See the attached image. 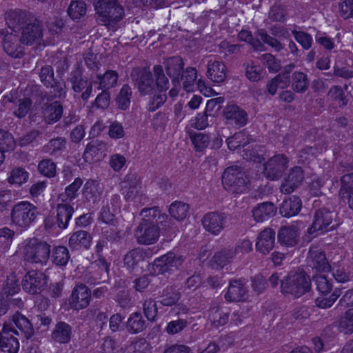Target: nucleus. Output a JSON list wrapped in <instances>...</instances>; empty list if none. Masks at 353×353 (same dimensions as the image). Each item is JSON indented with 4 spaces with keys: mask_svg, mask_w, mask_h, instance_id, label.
Masks as SVG:
<instances>
[{
    "mask_svg": "<svg viewBox=\"0 0 353 353\" xmlns=\"http://www.w3.org/2000/svg\"><path fill=\"white\" fill-rule=\"evenodd\" d=\"M5 19L10 28L20 30L21 41L23 45L32 46L41 40L43 23L32 13L21 10H10L6 12Z\"/></svg>",
    "mask_w": 353,
    "mask_h": 353,
    "instance_id": "1",
    "label": "nucleus"
},
{
    "mask_svg": "<svg viewBox=\"0 0 353 353\" xmlns=\"http://www.w3.org/2000/svg\"><path fill=\"white\" fill-rule=\"evenodd\" d=\"M94 9L99 23L114 30L124 16V9L117 0H94Z\"/></svg>",
    "mask_w": 353,
    "mask_h": 353,
    "instance_id": "2",
    "label": "nucleus"
},
{
    "mask_svg": "<svg viewBox=\"0 0 353 353\" xmlns=\"http://www.w3.org/2000/svg\"><path fill=\"white\" fill-rule=\"evenodd\" d=\"M221 179L224 189L230 194H244L249 189V178L239 166L228 167L224 170Z\"/></svg>",
    "mask_w": 353,
    "mask_h": 353,
    "instance_id": "3",
    "label": "nucleus"
},
{
    "mask_svg": "<svg viewBox=\"0 0 353 353\" xmlns=\"http://www.w3.org/2000/svg\"><path fill=\"white\" fill-rule=\"evenodd\" d=\"M38 214L35 205L29 201H20L12 208L11 224L21 231L26 230L35 221Z\"/></svg>",
    "mask_w": 353,
    "mask_h": 353,
    "instance_id": "4",
    "label": "nucleus"
},
{
    "mask_svg": "<svg viewBox=\"0 0 353 353\" xmlns=\"http://www.w3.org/2000/svg\"><path fill=\"white\" fill-rule=\"evenodd\" d=\"M311 290V279L304 271L290 273L281 281V292L299 298Z\"/></svg>",
    "mask_w": 353,
    "mask_h": 353,
    "instance_id": "5",
    "label": "nucleus"
},
{
    "mask_svg": "<svg viewBox=\"0 0 353 353\" xmlns=\"http://www.w3.org/2000/svg\"><path fill=\"white\" fill-rule=\"evenodd\" d=\"M50 245L37 238L28 240L24 248V258L28 262L46 265L50 256Z\"/></svg>",
    "mask_w": 353,
    "mask_h": 353,
    "instance_id": "6",
    "label": "nucleus"
},
{
    "mask_svg": "<svg viewBox=\"0 0 353 353\" xmlns=\"http://www.w3.org/2000/svg\"><path fill=\"white\" fill-rule=\"evenodd\" d=\"M13 29L11 28V31L6 28L0 30L3 48L9 57L21 59L25 54V48L21 41V37L14 33Z\"/></svg>",
    "mask_w": 353,
    "mask_h": 353,
    "instance_id": "7",
    "label": "nucleus"
},
{
    "mask_svg": "<svg viewBox=\"0 0 353 353\" xmlns=\"http://www.w3.org/2000/svg\"><path fill=\"white\" fill-rule=\"evenodd\" d=\"M134 237L139 244H154L159 239V228L154 221L142 219L134 231Z\"/></svg>",
    "mask_w": 353,
    "mask_h": 353,
    "instance_id": "8",
    "label": "nucleus"
},
{
    "mask_svg": "<svg viewBox=\"0 0 353 353\" xmlns=\"http://www.w3.org/2000/svg\"><path fill=\"white\" fill-rule=\"evenodd\" d=\"M336 214L325 208L316 210L312 225L307 229V233L313 234L316 232L324 233L334 230L337 224L333 223Z\"/></svg>",
    "mask_w": 353,
    "mask_h": 353,
    "instance_id": "9",
    "label": "nucleus"
},
{
    "mask_svg": "<svg viewBox=\"0 0 353 353\" xmlns=\"http://www.w3.org/2000/svg\"><path fill=\"white\" fill-rule=\"evenodd\" d=\"M288 162V158L285 154H275L264 163L265 176L272 181L279 179L287 169Z\"/></svg>",
    "mask_w": 353,
    "mask_h": 353,
    "instance_id": "10",
    "label": "nucleus"
},
{
    "mask_svg": "<svg viewBox=\"0 0 353 353\" xmlns=\"http://www.w3.org/2000/svg\"><path fill=\"white\" fill-rule=\"evenodd\" d=\"M184 259L182 256H177L175 253L170 252L154 260L152 263V270L156 274H163L178 269L183 263Z\"/></svg>",
    "mask_w": 353,
    "mask_h": 353,
    "instance_id": "11",
    "label": "nucleus"
},
{
    "mask_svg": "<svg viewBox=\"0 0 353 353\" xmlns=\"http://www.w3.org/2000/svg\"><path fill=\"white\" fill-rule=\"evenodd\" d=\"M131 78L141 94H151L154 90L155 83L152 74L148 68L133 70Z\"/></svg>",
    "mask_w": 353,
    "mask_h": 353,
    "instance_id": "12",
    "label": "nucleus"
},
{
    "mask_svg": "<svg viewBox=\"0 0 353 353\" xmlns=\"http://www.w3.org/2000/svg\"><path fill=\"white\" fill-rule=\"evenodd\" d=\"M47 284V276L43 272L29 271L24 276L21 285L23 289L30 294L41 292Z\"/></svg>",
    "mask_w": 353,
    "mask_h": 353,
    "instance_id": "13",
    "label": "nucleus"
},
{
    "mask_svg": "<svg viewBox=\"0 0 353 353\" xmlns=\"http://www.w3.org/2000/svg\"><path fill=\"white\" fill-rule=\"evenodd\" d=\"M14 335H19L18 331L11 325L4 324L0 332V353H17L19 343Z\"/></svg>",
    "mask_w": 353,
    "mask_h": 353,
    "instance_id": "14",
    "label": "nucleus"
},
{
    "mask_svg": "<svg viewBox=\"0 0 353 353\" xmlns=\"http://www.w3.org/2000/svg\"><path fill=\"white\" fill-rule=\"evenodd\" d=\"M91 295V290L85 284L77 285L69 299L70 307L76 310L87 307L90 304Z\"/></svg>",
    "mask_w": 353,
    "mask_h": 353,
    "instance_id": "15",
    "label": "nucleus"
},
{
    "mask_svg": "<svg viewBox=\"0 0 353 353\" xmlns=\"http://www.w3.org/2000/svg\"><path fill=\"white\" fill-rule=\"evenodd\" d=\"M69 81L72 83V88L75 92H81L85 88L81 94V99L83 101H86L90 97L92 90V83L83 79L82 71L79 66L71 72Z\"/></svg>",
    "mask_w": 353,
    "mask_h": 353,
    "instance_id": "16",
    "label": "nucleus"
},
{
    "mask_svg": "<svg viewBox=\"0 0 353 353\" xmlns=\"http://www.w3.org/2000/svg\"><path fill=\"white\" fill-rule=\"evenodd\" d=\"M225 219L226 216L224 213L214 211L205 214L201 221L208 232L217 235L223 230Z\"/></svg>",
    "mask_w": 353,
    "mask_h": 353,
    "instance_id": "17",
    "label": "nucleus"
},
{
    "mask_svg": "<svg viewBox=\"0 0 353 353\" xmlns=\"http://www.w3.org/2000/svg\"><path fill=\"white\" fill-rule=\"evenodd\" d=\"M300 232L296 225L281 226L277 232V241L282 246L292 248L299 242Z\"/></svg>",
    "mask_w": 353,
    "mask_h": 353,
    "instance_id": "18",
    "label": "nucleus"
},
{
    "mask_svg": "<svg viewBox=\"0 0 353 353\" xmlns=\"http://www.w3.org/2000/svg\"><path fill=\"white\" fill-rule=\"evenodd\" d=\"M303 179V170L301 167L292 168L280 187L281 192L286 194L292 193L301 185Z\"/></svg>",
    "mask_w": 353,
    "mask_h": 353,
    "instance_id": "19",
    "label": "nucleus"
},
{
    "mask_svg": "<svg viewBox=\"0 0 353 353\" xmlns=\"http://www.w3.org/2000/svg\"><path fill=\"white\" fill-rule=\"evenodd\" d=\"M121 191L126 201L138 199L143 195L138 196L139 188V179L136 174H127L122 181Z\"/></svg>",
    "mask_w": 353,
    "mask_h": 353,
    "instance_id": "20",
    "label": "nucleus"
},
{
    "mask_svg": "<svg viewBox=\"0 0 353 353\" xmlns=\"http://www.w3.org/2000/svg\"><path fill=\"white\" fill-rule=\"evenodd\" d=\"M223 115L228 123L234 122V124L240 127L247 123L248 115L246 112L236 104H228L223 109Z\"/></svg>",
    "mask_w": 353,
    "mask_h": 353,
    "instance_id": "21",
    "label": "nucleus"
},
{
    "mask_svg": "<svg viewBox=\"0 0 353 353\" xmlns=\"http://www.w3.org/2000/svg\"><path fill=\"white\" fill-rule=\"evenodd\" d=\"M275 235V231L272 228H265L258 235L256 250L263 254L269 253L274 248Z\"/></svg>",
    "mask_w": 353,
    "mask_h": 353,
    "instance_id": "22",
    "label": "nucleus"
},
{
    "mask_svg": "<svg viewBox=\"0 0 353 353\" xmlns=\"http://www.w3.org/2000/svg\"><path fill=\"white\" fill-rule=\"evenodd\" d=\"M244 133L242 132L235 133L232 137H229L227 139V144L230 150H235L242 146L243 148V152H244V154H242L243 158L251 159L255 157V152L254 151H249L248 148H245L250 143V141H253V139L247 137V140L245 141H243V140H244Z\"/></svg>",
    "mask_w": 353,
    "mask_h": 353,
    "instance_id": "23",
    "label": "nucleus"
},
{
    "mask_svg": "<svg viewBox=\"0 0 353 353\" xmlns=\"http://www.w3.org/2000/svg\"><path fill=\"white\" fill-rule=\"evenodd\" d=\"M247 297V290L241 279L231 280L225 299L230 302L243 301Z\"/></svg>",
    "mask_w": 353,
    "mask_h": 353,
    "instance_id": "24",
    "label": "nucleus"
},
{
    "mask_svg": "<svg viewBox=\"0 0 353 353\" xmlns=\"http://www.w3.org/2000/svg\"><path fill=\"white\" fill-rule=\"evenodd\" d=\"M277 208L272 202L267 201L259 203L252 210L254 219L257 222H263L272 218Z\"/></svg>",
    "mask_w": 353,
    "mask_h": 353,
    "instance_id": "25",
    "label": "nucleus"
},
{
    "mask_svg": "<svg viewBox=\"0 0 353 353\" xmlns=\"http://www.w3.org/2000/svg\"><path fill=\"white\" fill-rule=\"evenodd\" d=\"M307 265L319 272H328L331 269L325 253L321 250H310L307 256Z\"/></svg>",
    "mask_w": 353,
    "mask_h": 353,
    "instance_id": "26",
    "label": "nucleus"
},
{
    "mask_svg": "<svg viewBox=\"0 0 353 353\" xmlns=\"http://www.w3.org/2000/svg\"><path fill=\"white\" fill-rule=\"evenodd\" d=\"M63 108L59 101L46 103L43 110L44 121L48 124H53L60 120L63 116Z\"/></svg>",
    "mask_w": 353,
    "mask_h": 353,
    "instance_id": "27",
    "label": "nucleus"
},
{
    "mask_svg": "<svg viewBox=\"0 0 353 353\" xmlns=\"http://www.w3.org/2000/svg\"><path fill=\"white\" fill-rule=\"evenodd\" d=\"M163 65L166 74L170 78L179 79L184 68V62L181 57H169L164 61Z\"/></svg>",
    "mask_w": 353,
    "mask_h": 353,
    "instance_id": "28",
    "label": "nucleus"
},
{
    "mask_svg": "<svg viewBox=\"0 0 353 353\" xmlns=\"http://www.w3.org/2000/svg\"><path fill=\"white\" fill-rule=\"evenodd\" d=\"M91 241L92 236L89 232L85 230H78L72 234L68 245L73 250H79L81 248L88 249Z\"/></svg>",
    "mask_w": 353,
    "mask_h": 353,
    "instance_id": "29",
    "label": "nucleus"
},
{
    "mask_svg": "<svg viewBox=\"0 0 353 353\" xmlns=\"http://www.w3.org/2000/svg\"><path fill=\"white\" fill-rule=\"evenodd\" d=\"M301 201L298 196L285 199L279 208L280 214L284 217L296 215L301 210Z\"/></svg>",
    "mask_w": 353,
    "mask_h": 353,
    "instance_id": "30",
    "label": "nucleus"
},
{
    "mask_svg": "<svg viewBox=\"0 0 353 353\" xmlns=\"http://www.w3.org/2000/svg\"><path fill=\"white\" fill-rule=\"evenodd\" d=\"M72 336V327L63 321H59L53 330L52 339L61 344H65L70 342Z\"/></svg>",
    "mask_w": 353,
    "mask_h": 353,
    "instance_id": "31",
    "label": "nucleus"
},
{
    "mask_svg": "<svg viewBox=\"0 0 353 353\" xmlns=\"http://www.w3.org/2000/svg\"><path fill=\"white\" fill-rule=\"evenodd\" d=\"M225 65L223 62L209 61L208 63V77L212 81L222 83L226 78Z\"/></svg>",
    "mask_w": 353,
    "mask_h": 353,
    "instance_id": "32",
    "label": "nucleus"
},
{
    "mask_svg": "<svg viewBox=\"0 0 353 353\" xmlns=\"http://www.w3.org/2000/svg\"><path fill=\"white\" fill-rule=\"evenodd\" d=\"M5 99L15 104L16 109L13 111V114L19 119L25 117L32 108V102L29 98L17 99V97L14 98L12 96L10 97L6 96Z\"/></svg>",
    "mask_w": 353,
    "mask_h": 353,
    "instance_id": "33",
    "label": "nucleus"
},
{
    "mask_svg": "<svg viewBox=\"0 0 353 353\" xmlns=\"http://www.w3.org/2000/svg\"><path fill=\"white\" fill-rule=\"evenodd\" d=\"M73 212L74 208L69 204L61 203L57 205L55 223L60 229H65L68 227V222L70 220Z\"/></svg>",
    "mask_w": 353,
    "mask_h": 353,
    "instance_id": "34",
    "label": "nucleus"
},
{
    "mask_svg": "<svg viewBox=\"0 0 353 353\" xmlns=\"http://www.w3.org/2000/svg\"><path fill=\"white\" fill-rule=\"evenodd\" d=\"M101 193L102 190L97 181L90 179L85 182L83 195L86 201L94 203L100 200Z\"/></svg>",
    "mask_w": 353,
    "mask_h": 353,
    "instance_id": "35",
    "label": "nucleus"
},
{
    "mask_svg": "<svg viewBox=\"0 0 353 353\" xmlns=\"http://www.w3.org/2000/svg\"><path fill=\"white\" fill-rule=\"evenodd\" d=\"M147 322L139 312L130 314L126 322V329L130 334H139L147 327Z\"/></svg>",
    "mask_w": 353,
    "mask_h": 353,
    "instance_id": "36",
    "label": "nucleus"
},
{
    "mask_svg": "<svg viewBox=\"0 0 353 353\" xmlns=\"http://www.w3.org/2000/svg\"><path fill=\"white\" fill-rule=\"evenodd\" d=\"M12 321L25 339H30L32 338L34 334V330L30 321L26 316L17 312L13 315Z\"/></svg>",
    "mask_w": 353,
    "mask_h": 353,
    "instance_id": "37",
    "label": "nucleus"
},
{
    "mask_svg": "<svg viewBox=\"0 0 353 353\" xmlns=\"http://www.w3.org/2000/svg\"><path fill=\"white\" fill-rule=\"evenodd\" d=\"M105 148L106 145L102 141L98 139L91 141L87 145L83 153L85 160L88 161L89 159L92 160L95 157L97 158V159H100L103 156Z\"/></svg>",
    "mask_w": 353,
    "mask_h": 353,
    "instance_id": "38",
    "label": "nucleus"
},
{
    "mask_svg": "<svg viewBox=\"0 0 353 353\" xmlns=\"http://www.w3.org/2000/svg\"><path fill=\"white\" fill-rule=\"evenodd\" d=\"M148 256V252L143 248H135L129 251L124 256V264L128 269H134L139 262L143 261Z\"/></svg>",
    "mask_w": 353,
    "mask_h": 353,
    "instance_id": "39",
    "label": "nucleus"
},
{
    "mask_svg": "<svg viewBox=\"0 0 353 353\" xmlns=\"http://www.w3.org/2000/svg\"><path fill=\"white\" fill-rule=\"evenodd\" d=\"M161 300L159 302L168 307L175 305L181 298L180 292L175 287L170 285L164 288L160 295Z\"/></svg>",
    "mask_w": 353,
    "mask_h": 353,
    "instance_id": "40",
    "label": "nucleus"
},
{
    "mask_svg": "<svg viewBox=\"0 0 353 353\" xmlns=\"http://www.w3.org/2000/svg\"><path fill=\"white\" fill-rule=\"evenodd\" d=\"M51 259L55 265L60 268L65 267L70 260L69 250L65 246H56L52 249Z\"/></svg>",
    "mask_w": 353,
    "mask_h": 353,
    "instance_id": "41",
    "label": "nucleus"
},
{
    "mask_svg": "<svg viewBox=\"0 0 353 353\" xmlns=\"http://www.w3.org/2000/svg\"><path fill=\"white\" fill-rule=\"evenodd\" d=\"M235 256V251L232 248H224L214 254L211 259L213 266L223 268L224 266L231 262Z\"/></svg>",
    "mask_w": 353,
    "mask_h": 353,
    "instance_id": "42",
    "label": "nucleus"
},
{
    "mask_svg": "<svg viewBox=\"0 0 353 353\" xmlns=\"http://www.w3.org/2000/svg\"><path fill=\"white\" fill-rule=\"evenodd\" d=\"M230 313L223 312L218 307H212L209 310L208 319L216 328L225 325L229 320Z\"/></svg>",
    "mask_w": 353,
    "mask_h": 353,
    "instance_id": "43",
    "label": "nucleus"
},
{
    "mask_svg": "<svg viewBox=\"0 0 353 353\" xmlns=\"http://www.w3.org/2000/svg\"><path fill=\"white\" fill-rule=\"evenodd\" d=\"M67 144V140L64 137H58L52 139L43 146V151L52 156H55L63 152Z\"/></svg>",
    "mask_w": 353,
    "mask_h": 353,
    "instance_id": "44",
    "label": "nucleus"
},
{
    "mask_svg": "<svg viewBox=\"0 0 353 353\" xmlns=\"http://www.w3.org/2000/svg\"><path fill=\"white\" fill-rule=\"evenodd\" d=\"M292 88L298 93L305 92L309 86L307 75L303 72H294L292 75Z\"/></svg>",
    "mask_w": 353,
    "mask_h": 353,
    "instance_id": "45",
    "label": "nucleus"
},
{
    "mask_svg": "<svg viewBox=\"0 0 353 353\" xmlns=\"http://www.w3.org/2000/svg\"><path fill=\"white\" fill-rule=\"evenodd\" d=\"M99 89L108 90L117 83L118 74L114 70H108L103 75L98 74Z\"/></svg>",
    "mask_w": 353,
    "mask_h": 353,
    "instance_id": "46",
    "label": "nucleus"
},
{
    "mask_svg": "<svg viewBox=\"0 0 353 353\" xmlns=\"http://www.w3.org/2000/svg\"><path fill=\"white\" fill-rule=\"evenodd\" d=\"M132 94V92L130 85L128 84L123 85L115 99L119 109L125 110L128 108Z\"/></svg>",
    "mask_w": 353,
    "mask_h": 353,
    "instance_id": "47",
    "label": "nucleus"
},
{
    "mask_svg": "<svg viewBox=\"0 0 353 353\" xmlns=\"http://www.w3.org/2000/svg\"><path fill=\"white\" fill-rule=\"evenodd\" d=\"M255 35L257 37L256 39H259L263 44L265 43L271 46L277 52L281 51L283 48L282 43L277 39L268 34L263 28L258 29L255 32Z\"/></svg>",
    "mask_w": 353,
    "mask_h": 353,
    "instance_id": "48",
    "label": "nucleus"
},
{
    "mask_svg": "<svg viewBox=\"0 0 353 353\" xmlns=\"http://www.w3.org/2000/svg\"><path fill=\"white\" fill-rule=\"evenodd\" d=\"M179 77L180 81H183V88L187 91L192 90V86L196 79V70L194 68L188 67L184 70Z\"/></svg>",
    "mask_w": 353,
    "mask_h": 353,
    "instance_id": "49",
    "label": "nucleus"
},
{
    "mask_svg": "<svg viewBox=\"0 0 353 353\" xmlns=\"http://www.w3.org/2000/svg\"><path fill=\"white\" fill-rule=\"evenodd\" d=\"M86 4L83 1H73L70 3L68 8V14L69 17L73 19H79L86 13Z\"/></svg>",
    "mask_w": 353,
    "mask_h": 353,
    "instance_id": "50",
    "label": "nucleus"
},
{
    "mask_svg": "<svg viewBox=\"0 0 353 353\" xmlns=\"http://www.w3.org/2000/svg\"><path fill=\"white\" fill-rule=\"evenodd\" d=\"M189 205L181 201L172 203L169 208L170 214L176 220H183L187 216Z\"/></svg>",
    "mask_w": 353,
    "mask_h": 353,
    "instance_id": "51",
    "label": "nucleus"
},
{
    "mask_svg": "<svg viewBox=\"0 0 353 353\" xmlns=\"http://www.w3.org/2000/svg\"><path fill=\"white\" fill-rule=\"evenodd\" d=\"M153 72L156 77L155 87L158 88L160 92H165L168 89V79L165 77L163 66L160 65H154Z\"/></svg>",
    "mask_w": 353,
    "mask_h": 353,
    "instance_id": "52",
    "label": "nucleus"
},
{
    "mask_svg": "<svg viewBox=\"0 0 353 353\" xmlns=\"http://www.w3.org/2000/svg\"><path fill=\"white\" fill-rule=\"evenodd\" d=\"M29 177V174L22 168H15L10 172V175L8 178V181L10 184H17L19 185L26 183Z\"/></svg>",
    "mask_w": 353,
    "mask_h": 353,
    "instance_id": "53",
    "label": "nucleus"
},
{
    "mask_svg": "<svg viewBox=\"0 0 353 353\" xmlns=\"http://www.w3.org/2000/svg\"><path fill=\"white\" fill-rule=\"evenodd\" d=\"M312 281L316 285V290L321 294L330 293L332 289V282L325 275L316 274L312 276Z\"/></svg>",
    "mask_w": 353,
    "mask_h": 353,
    "instance_id": "54",
    "label": "nucleus"
},
{
    "mask_svg": "<svg viewBox=\"0 0 353 353\" xmlns=\"http://www.w3.org/2000/svg\"><path fill=\"white\" fill-rule=\"evenodd\" d=\"M15 147L13 136L8 131L0 129V150L3 152L12 151Z\"/></svg>",
    "mask_w": 353,
    "mask_h": 353,
    "instance_id": "55",
    "label": "nucleus"
},
{
    "mask_svg": "<svg viewBox=\"0 0 353 353\" xmlns=\"http://www.w3.org/2000/svg\"><path fill=\"white\" fill-rule=\"evenodd\" d=\"M191 141L197 152H201L205 149L210 143L209 136L201 132H195L190 135Z\"/></svg>",
    "mask_w": 353,
    "mask_h": 353,
    "instance_id": "56",
    "label": "nucleus"
},
{
    "mask_svg": "<svg viewBox=\"0 0 353 353\" xmlns=\"http://www.w3.org/2000/svg\"><path fill=\"white\" fill-rule=\"evenodd\" d=\"M150 212H152V217L157 218L156 221L154 222L157 225L158 224L163 225L166 223V221L169 219V217L165 214H161L159 210V208L157 206H154L150 208H143L141 211V215L143 216H149L150 215Z\"/></svg>",
    "mask_w": 353,
    "mask_h": 353,
    "instance_id": "57",
    "label": "nucleus"
},
{
    "mask_svg": "<svg viewBox=\"0 0 353 353\" xmlns=\"http://www.w3.org/2000/svg\"><path fill=\"white\" fill-rule=\"evenodd\" d=\"M238 37L241 41L248 42L250 44L255 50H264V45L259 39L254 38L251 32L243 30L239 33Z\"/></svg>",
    "mask_w": 353,
    "mask_h": 353,
    "instance_id": "58",
    "label": "nucleus"
},
{
    "mask_svg": "<svg viewBox=\"0 0 353 353\" xmlns=\"http://www.w3.org/2000/svg\"><path fill=\"white\" fill-rule=\"evenodd\" d=\"M340 328L346 334L353 333V307L347 310L340 321Z\"/></svg>",
    "mask_w": 353,
    "mask_h": 353,
    "instance_id": "59",
    "label": "nucleus"
},
{
    "mask_svg": "<svg viewBox=\"0 0 353 353\" xmlns=\"http://www.w3.org/2000/svg\"><path fill=\"white\" fill-rule=\"evenodd\" d=\"M143 312L148 321L154 322L158 314L157 303L152 299L145 300L143 304Z\"/></svg>",
    "mask_w": 353,
    "mask_h": 353,
    "instance_id": "60",
    "label": "nucleus"
},
{
    "mask_svg": "<svg viewBox=\"0 0 353 353\" xmlns=\"http://www.w3.org/2000/svg\"><path fill=\"white\" fill-rule=\"evenodd\" d=\"M20 290L19 281L16 279V276L10 274L7 277L6 283L3 288L1 294L4 295H14Z\"/></svg>",
    "mask_w": 353,
    "mask_h": 353,
    "instance_id": "61",
    "label": "nucleus"
},
{
    "mask_svg": "<svg viewBox=\"0 0 353 353\" xmlns=\"http://www.w3.org/2000/svg\"><path fill=\"white\" fill-rule=\"evenodd\" d=\"M38 170L43 175L53 177L56 173V164L51 159H44L39 162Z\"/></svg>",
    "mask_w": 353,
    "mask_h": 353,
    "instance_id": "62",
    "label": "nucleus"
},
{
    "mask_svg": "<svg viewBox=\"0 0 353 353\" xmlns=\"http://www.w3.org/2000/svg\"><path fill=\"white\" fill-rule=\"evenodd\" d=\"M39 77L41 82L47 88L52 85L54 77V70L51 65H46L40 69Z\"/></svg>",
    "mask_w": 353,
    "mask_h": 353,
    "instance_id": "63",
    "label": "nucleus"
},
{
    "mask_svg": "<svg viewBox=\"0 0 353 353\" xmlns=\"http://www.w3.org/2000/svg\"><path fill=\"white\" fill-rule=\"evenodd\" d=\"M188 325L189 323L187 320L178 319L177 320H174L169 322L167 325L165 330L168 334L174 335L183 330Z\"/></svg>",
    "mask_w": 353,
    "mask_h": 353,
    "instance_id": "64",
    "label": "nucleus"
}]
</instances>
